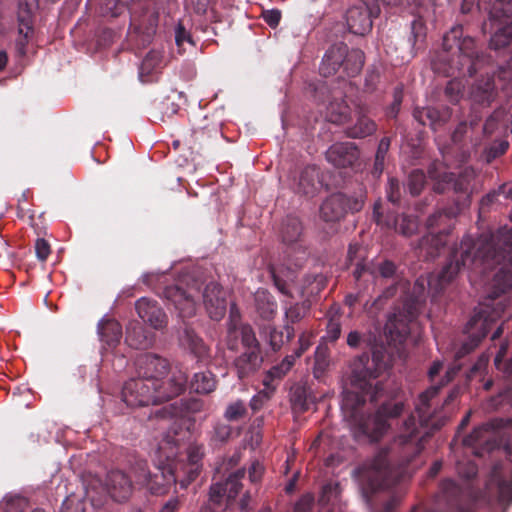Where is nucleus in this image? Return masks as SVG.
<instances>
[{
  "instance_id": "37",
  "label": "nucleus",
  "mask_w": 512,
  "mask_h": 512,
  "mask_svg": "<svg viewBox=\"0 0 512 512\" xmlns=\"http://www.w3.org/2000/svg\"><path fill=\"white\" fill-rule=\"evenodd\" d=\"M290 403L295 412L303 413L309 410L310 405L315 402V397L306 383H295L290 388Z\"/></svg>"
},
{
  "instance_id": "14",
  "label": "nucleus",
  "mask_w": 512,
  "mask_h": 512,
  "mask_svg": "<svg viewBox=\"0 0 512 512\" xmlns=\"http://www.w3.org/2000/svg\"><path fill=\"white\" fill-rule=\"evenodd\" d=\"M366 195L361 190L353 195L334 193L327 197L320 206V217L325 222H339L347 213H356L362 210Z\"/></svg>"
},
{
  "instance_id": "59",
  "label": "nucleus",
  "mask_w": 512,
  "mask_h": 512,
  "mask_svg": "<svg viewBox=\"0 0 512 512\" xmlns=\"http://www.w3.org/2000/svg\"><path fill=\"white\" fill-rule=\"evenodd\" d=\"M339 494V484L329 482L323 485L321 494L319 497V503L321 505H327L332 500H335L338 497Z\"/></svg>"
},
{
  "instance_id": "41",
  "label": "nucleus",
  "mask_w": 512,
  "mask_h": 512,
  "mask_svg": "<svg viewBox=\"0 0 512 512\" xmlns=\"http://www.w3.org/2000/svg\"><path fill=\"white\" fill-rule=\"evenodd\" d=\"M255 306L257 313L264 320L273 319L277 313V303L274 297L265 290L256 292Z\"/></svg>"
},
{
  "instance_id": "26",
  "label": "nucleus",
  "mask_w": 512,
  "mask_h": 512,
  "mask_svg": "<svg viewBox=\"0 0 512 512\" xmlns=\"http://www.w3.org/2000/svg\"><path fill=\"white\" fill-rule=\"evenodd\" d=\"M325 158L335 168H354L359 162L360 151L354 142H336L328 148Z\"/></svg>"
},
{
  "instance_id": "63",
  "label": "nucleus",
  "mask_w": 512,
  "mask_h": 512,
  "mask_svg": "<svg viewBox=\"0 0 512 512\" xmlns=\"http://www.w3.org/2000/svg\"><path fill=\"white\" fill-rule=\"evenodd\" d=\"M315 499L312 493L302 495L294 505V512H310L314 507Z\"/></svg>"
},
{
  "instance_id": "29",
  "label": "nucleus",
  "mask_w": 512,
  "mask_h": 512,
  "mask_svg": "<svg viewBox=\"0 0 512 512\" xmlns=\"http://www.w3.org/2000/svg\"><path fill=\"white\" fill-rule=\"evenodd\" d=\"M451 116L452 111L449 107H416L413 110V118L422 126H429L433 131L441 129Z\"/></svg>"
},
{
  "instance_id": "13",
  "label": "nucleus",
  "mask_w": 512,
  "mask_h": 512,
  "mask_svg": "<svg viewBox=\"0 0 512 512\" xmlns=\"http://www.w3.org/2000/svg\"><path fill=\"white\" fill-rule=\"evenodd\" d=\"M470 485L460 486L453 478L441 480L435 495V508L423 509L414 506L411 512H471L466 508Z\"/></svg>"
},
{
  "instance_id": "52",
  "label": "nucleus",
  "mask_w": 512,
  "mask_h": 512,
  "mask_svg": "<svg viewBox=\"0 0 512 512\" xmlns=\"http://www.w3.org/2000/svg\"><path fill=\"white\" fill-rule=\"evenodd\" d=\"M426 183V176L420 169L412 170L408 176L407 188L409 193L415 197L420 195Z\"/></svg>"
},
{
  "instance_id": "32",
  "label": "nucleus",
  "mask_w": 512,
  "mask_h": 512,
  "mask_svg": "<svg viewBox=\"0 0 512 512\" xmlns=\"http://www.w3.org/2000/svg\"><path fill=\"white\" fill-rule=\"evenodd\" d=\"M320 174V169L316 165L304 167L299 175L297 192L309 197L316 195L322 187Z\"/></svg>"
},
{
  "instance_id": "17",
  "label": "nucleus",
  "mask_w": 512,
  "mask_h": 512,
  "mask_svg": "<svg viewBox=\"0 0 512 512\" xmlns=\"http://www.w3.org/2000/svg\"><path fill=\"white\" fill-rule=\"evenodd\" d=\"M485 495L490 502L507 507L512 503V480L507 479L504 464L495 463L485 486Z\"/></svg>"
},
{
  "instance_id": "31",
  "label": "nucleus",
  "mask_w": 512,
  "mask_h": 512,
  "mask_svg": "<svg viewBox=\"0 0 512 512\" xmlns=\"http://www.w3.org/2000/svg\"><path fill=\"white\" fill-rule=\"evenodd\" d=\"M347 52V45L343 42L332 45L325 53L319 71L324 77H330L342 69Z\"/></svg>"
},
{
  "instance_id": "8",
  "label": "nucleus",
  "mask_w": 512,
  "mask_h": 512,
  "mask_svg": "<svg viewBox=\"0 0 512 512\" xmlns=\"http://www.w3.org/2000/svg\"><path fill=\"white\" fill-rule=\"evenodd\" d=\"M426 280L415 281L411 293L405 295L401 303L395 307L386 324V331L392 340L402 343L411 332V325L417 319L426 299Z\"/></svg>"
},
{
  "instance_id": "46",
  "label": "nucleus",
  "mask_w": 512,
  "mask_h": 512,
  "mask_svg": "<svg viewBox=\"0 0 512 512\" xmlns=\"http://www.w3.org/2000/svg\"><path fill=\"white\" fill-rule=\"evenodd\" d=\"M326 117L334 124H343L350 117V107L344 100H333L327 106Z\"/></svg>"
},
{
  "instance_id": "56",
  "label": "nucleus",
  "mask_w": 512,
  "mask_h": 512,
  "mask_svg": "<svg viewBox=\"0 0 512 512\" xmlns=\"http://www.w3.org/2000/svg\"><path fill=\"white\" fill-rule=\"evenodd\" d=\"M386 197L389 202L394 205H398L402 197V187L400 182L395 177H389L386 186Z\"/></svg>"
},
{
  "instance_id": "61",
  "label": "nucleus",
  "mask_w": 512,
  "mask_h": 512,
  "mask_svg": "<svg viewBox=\"0 0 512 512\" xmlns=\"http://www.w3.org/2000/svg\"><path fill=\"white\" fill-rule=\"evenodd\" d=\"M362 252L363 248L359 243L355 242L349 244L347 251V261L350 263V265H355L356 267L358 262L369 263V261L365 260Z\"/></svg>"
},
{
  "instance_id": "39",
  "label": "nucleus",
  "mask_w": 512,
  "mask_h": 512,
  "mask_svg": "<svg viewBox=\"0 0 512 512\" xmlns=\"http://www.w3.org/2000/svg\"><path fill=\"white\" fill-rule=\"evenodd\" d=\"M310 307V301L305 300L299 303L292 304L285 309L286 324L284 326V329L287 341H290L295 335V330L292 325L304 319L308 315Z\"/></svg>"
},
{
  "instance_id": "35",
  "label": "nucleus",
  "mask_w": 512,
  "mask_h": 512,
  "mask_svg": "<svg viewBox=\"0 0 512 512\" xmlns=\"http://www.w3.org/2000/svg\"><path fill=\"white\" fill-rule=\"evenodd\" d=\"M181 345L187 349L198 361H206L209 358V348L196 332L188 325H185L183 334L180 336Z\"/></svg>"
},
{
  "instance_id": "25",
  "label": "nucleus",
  "mask_w": 512,
  "mask_h": 512,
  "mask_svg": "<svg viewBox=\"0 0 512 512\" xmlns=\"http://www.w3.org/2000/svg\"><path fill=\"white\" fill-rule=\"evenodd\" d=\"M105 483L109 495L116 502L127 501L137 485L135 479L132 480L126 471L119 468L108 471Z\"/></svg>"
},
{
  "instance_id": "3",
  "label": "nucleus",
  "mask_w": 512,
  "mask_h": 512,
  "mask_svg": "<svg viewBox=\"0 0 512 512\" xmlns=\"http://www.w3.org/2000/svg\"><path fill=\"white\" fill-rule=\"evenodd\" d=\"M512 256V234L505 231L483 233L477 239L464 236L453 247L445 264L437 275L427 280L432 297L440 295L459 273L468 267L491 270Z\"/></svg>"
},
{
  "instance_id": "20",
  "label": "nucleus",
  "mask_w": 512,
  "mask_h": 512,
  "mask_svg": "<svg viewBox=\"0 0 512 512\" xmlns=\"http://www.w3.org/2000/svg\"><path fill=\"white\" fill-rule=\"evenodd\" d=\"M382 209L381 200L376 201L373 205L372 218L377 225L388 229H394L397 233L405 237H411L417 232L419 221L416 216L400 214L392 217L384 215Z\"/></svg>"
},
{
  "instance_id": "44",
  "label": "nucleus",
  "mask_w": 512,
  "mask_h": 512,
  "mask_svg": "<svg viewBox=\"0 0 512 512\" xmlns=\"http://www.w3.org/2000/svg\"><path fill=\"white\" fill-rule=\"evenodd\" d=\"M125 340L127 344L134 349H142L149 344L145 329L138 322H131L127 326Z\"/></svg>"
},
{
  "instance_id": "49",
  "label": "nucleus",
  "mask_w": 512,
  "mask_h": 512,
  "mask_svg": "<svg viewBox=\"0 0 512 512\" xmlns=\"http://www.w3.org/2000/svg\"><path fill=\"white\" fill-rule=\"evenodd\" d=\"M327 284V279L322 273L307 274L303 280L302 292L307 295L319 294Z\"/></svg>"
},
{
  "instance_id": "1",
  "label": "nucleus",
  "mask_w": 512,
  "mask_h": 512,
  "mask_svg": "<svg viewBox=\"0 0 512 512\" xmlns=\"http://www.w3.org/2000/svg\"><path fill=\"white\" fill-rule=\"evenodd\" d=\"M444 385L441 382L421 393L415 414H408L390 444L356 469L362 495L371 512H393L402 501L404 490L399 483L409 474L408 464L447 421L435 400Z\"/></svg>"
},
{
  "instance_id": "23",
  "label": "nucleus",
  "mask_w": 512,
  "mask_h": 512,
  "mask_svg": "<svg viewBox=\"0 0 512 512\" xmlns=\"http://www.w3.org/2000/svg\"><path fill=\"white\" fill-rule=\"evenodd\" d=\"M203 455L202 446L190 445L187 449L186 462L170 460L178 473L182 476V478H180L181 489H186L199 476L202 469L201 460Z\"/></svg>"
},
{
  "instance_id": "28",
  "label": "nucleus",
  "mask_w": 512,
  "mask_h": 512,
  "mask_svg": "<svg viewBox=\"0 0 512 512\" xmlns=\"http://www.w3.org/2000/svg\"><path fill=\"white\" fill-rule=\"evenodd\" d=\"M135 309L143 322L148 323L154 329L166 327L167 315L157 301L142 297L136 301Z\"/></svg>"
},
{
  "instance_id": "7",
  "label": "nucleus",
  "mask_w": 512,
  "mask_h": 512,
  "mask_svg": "<svg viewBox=\"0 0 512 512\" xmlns=\"http://www.w3.org/2000/svg\"><path fill=\"white\" fill-rule=\"evenodd\" d=\"M500 312L492 310L488 304H480L472 317L467 322L464 333L468 335L465 341L455 352L454 362L446 372L445 383L450 382L454 376L461 370V360L470 354L484 339L490 331L492 325L496 322Z\"/></svg>"
},
{
  "instance_id": "62",
  "label": "nucleus",
  "mask_w": 512,
  "mask_h": 512,
  "mask_svg": "<svg viewBox=\"0 0 512 512\" xmlns=\"http://www.w3.org/2000/svg\"><path fill=\"white\" fill-rule=\"evenodd\" d=\"M175 42L179 50L182 49L184 43L195 45L190 32L186 30L181 21H179L175 27Z\"/></svg>"
},
{
  "instance_id": "45",
  "label": "nucleus",
  "mask_w": 512,
  "mask_h": 512,
  "mask_svg": "<svg viewBox=\"0 0 512 512\" xmlns=\"http://www.w3.org/2000/svg\"><path fill=\"white\" fill-rule=\"evenodd\" d=\"M295 362L293 355L286 356L279 364L272 366L266 373L263 384L271 387L275 380H281L292 368Z\"/></svg>"
},
{
  "instance_id": "10",
  "label": "nucleus",
  "mask_w": 512,
  "mask_h": 512,
  "mask_svg": "<svg viewBox=\"0 0 512 512\" xmlns=\"http://www.w3.org/2000/svg\"><path fill=\"white\" fill-rule=\"evenodd\" d=\"M428 176L434 182L433 190L436 193H444L450 187H453L455 193L459 194L455 200V205L449 208L459 209L460 212L470 205L472 181L474 179L473 170L467 169L455 178V175L448 171L444 163L435 160L428 166Z\"/></svg>"
},
{
  "instance_id": "5",
  "label": "nucleus",
  "mask_w": 512,
  "mask_h": 512,
  "mask_svg": "<svg viewBox=\"0 0 512 512\" xmlns=\"http://www.w3.org/2000/svg\"><path fill=\"white\" fill-rule=\"evenodd\" d=\"M174 285H168L163 289V297L170 302L183 319L191 318L196 313V295L201 293L203 305L212 320H221L227 308L226 293L220 284L210 281L204 287L199 280L188 279Z\"/></svg>"
},
{
  "instance_id": "38",
  "label": "nucleus",
  "mask_w": 512,
  "mask_h": 512,
  "mask_svg": "<svg viewBox=\"0 0 512 512\" xmlns=\"http://www.w3.org/2000/svg\"><path fill=\"white\" fill-rule=\"evenodd\" d=\"M377 130V124L373 119L367 116L366 112L361 108L357 112L356 122L348 126L345 134L348 138L362 139L374 134Z\"/></svg>"
},
{
  "instance_id": "4",
  "label": "nucleus",
  "mask_w": 512,
  "mask_h": 512,
  "mask_svg": "<svg viewBox=\"0 0 512 512\" xmlns=\"http://www.w3.org/2000/svg\"><path fill=\"white\" fill-rule=\"evenodd\" d=\"M490 61V57L477 49L475 39L465 35L463 26H453L443 36L442 49L431 59L432 70L446 77H454L448 81L444 95L452 104H456L463 96L464 85L457 76H474Z\"/></svg>"
},
{
  "instance_id": "48",
  "label": "nucleus",
  "mask_w": 512,
  "mask_h": 512,
  "mask_svg": "<svg viewBox=\"0 0 512 512\" xmlns=\"http://www.w3.org/2000/svg\"><path fill=\"white\" fill-rule=\"evenodd\" d=\"M491 427L488 424H483L473 429V431L464 437L463 445L466 447H476L483 443L490 442Z\"/></svg>"
},
{
  "instance_id": "27",
  "label": "nucleus",
  "mask_w": 512,
  "mask_h": 512,
  "mask_svg": "<svg viewBox=\"0 0 512 512\" xmlns=\"http://www.w3.org/2000/svg\"><path fill=\"white\" fill-rule=\"evenodd\" d=\"M481 116L471 114L467 120L461 121L451 135L453 144L463 147L466 144L476 146L480 143Z\"/></svg>"
},
{
  "instance_id": "53",
  "label": "nucleus",
  "mask_w": 512,
  "mask_h": 512,
  "mask_svg": "<svg viewBox=\"0 0 512 512\" xmlns=\"http://www.w3.org/2000/svg\"><path fill=\"white\" fill-rule=\"evenodd\" d=\"M240 336L244 350L261 351L259 341L257 340L255 332L250 325H241Z\"/></svg>"
},
{
  "instance_id": "64",
  "label": "nucleus",
  "mask_w": 512,
  "mask_h": 512,
  "mask_svg": "<svg viewBox=\"0 0 512 512\" xmlns=\"http://www.w3.org/2000/svg\"><path fill=\"white\" fill-rule=\"evenodd\" d=\"M61 512H85L84 502L75 497H67L62 503Z\"/></svg>"
},
{
  "instance_id": "50",
  "label": "nucleus",
  "mask_w": 512,
  "mask_h": 512,
  "mask_svg": "<svg viewBox=\"0 0 512 512\" xmlns=\"http://www.w3.org/2000/svg\"><path fill=\"white\" fill-rule=\"evenodd\" d=\"M455 469L458 476L464 481V484L475 479L478 474L477 465L467 458L457 460Z\"/></svg>"
},
{
  "instance_id": "58",
  "label": "nucleus",
  "mask_w": 512,
  "mask_h": 512,
  "mask_svg": "<svg viewBox=\"0 0 512 512\" xmlns=\"http://www.w3.org/2000/svg\"><path fill=\"white\" fill-rule=\"evenodd\" d=\"M509 143L505 140L502 141H496L492 143L486 150H485V158L488 163H491L496 158L502 156L506 153L508 150Z\"/></svg>"
},
{
  "instance_id": "18",
  "label": "nucleus",
  "mask_w": 512,
  "mask_h": 512,
  "mask_svg": "<svg viewBox=\"0 0 512 512\" xmlns=\"http://www.w3.org/2000/svg\"><path fill=\"white\" fill-rule=\"evenodd\" d=\"M366 364L362 367L355 366L353 368V376L361 387L367 386V380H375L379 375L392 366V357L383 346L375 347L372 352L371 362L367 357Z\"/></svg>"
},
{
  "instance_id": "6",
  "label": "nucleus",
  "mask_w": 512,
  "mask_h": 512,
  "mask_svg": "<svg viewBox=\"0 0 512 512\" xmlns=\"http://www.w3.org/2000/svg\"><path fill=\"white\" fill-rule=\"evenodd\" d=\"M188 377L185 372L178 370L169 378L168 387L157 386L140 377L126 381L122 388V400L129 407L158 405L179 396L186 389Z\"/></svg>"
},
{
  "instance_id": "15",
  "label": "nucleus",
  "mask_w": 512,
  "mask_h": 512,
  "mask_svg": "<svg viewBox=\"0 0 512 512\" xmlns=\"http://www.w3.org/2000/svg\"><path fill=\"white\" fill-rule=\"evenodd\" d=\"M280 236L288 249L296 254L295 258H292L291 253L288 252V263L295 268L301 267L307 253L303 244V227L300 220L295 216H287L282 221Z\"/></svg>"
},
{
  "instance_id": "12",
  "label": "nucleus",
  "mask_w": 512,
  "mask_h": 512,
  "mask_svg": "<svg viewBox=\"0 0 512 512\" xmlns=\"http://www.w3.org/2000/svg\"><path fill=\"white\" fill-rule=\"evenodd\" d=\"M489 22L483 25L484 32L489 31V46L495 51L504 49L512 41V0H495L489 9Z\"/></svg>"
},
{
  "instance_id": "19",
  "label": "nucleus",
  "mask_w": 512,
  "mask_h": 512,
  "mask_svg": "<svg viewBox=\"0 0 512 512\" xmlns=\"http://www.w3.org/2000/svg\"><path fill=\"white\" fill-rule=\"evenodd\" d=\"M137 376L157 386L168 387L169 379H163L169 372V363L166 359L146 353L138 357L136 361Z\"/></svg>"
},
{
  "instance_id": "60",
  "label": "nucleus",
  "mask_w": 512,
  "mask_h": 512,
  "mask_svg": "<svg viewBox=\"0 0 512 512\" xmlns=\"http://www.w3.org/2000/svg\"><path fill=\"white\" fill-rule=\"evenodd\" d=\"M266 330L268 332V341L273 351H278L283 346L286 340V336H284L283 331L278 330L275 327L267 326Z\"/></svg>"
},
{
  "instance_id": "43",
  "label": "nucleus",
  "mask_w": 512,
  "mask_h": 512,
  "mask_svg": "<svg viewBox=\"0 0 512 512\" xmlns=\"http://www.w3.org/2000/svg\"><path fill=\"white\" fill-rule=\"evenodd\" d=\"M364 53L359 49L349 50L345 55V60L342 65V72L347 77H355L360 73L364 65Z\"/></svg>"
},
{
  "instance_id": "47",
  "label": "nucleus",
  "mask_w": 512,
  "mask_h": 512,
  "mask_svg": "<svg viewBox=\"0 0 512 512\" xmlns=\"http://www.w3.org/2000/svg\"><path fill=\"white\" fill-rule=\"evenodd\" d=\"M233 432L234 429L230 424L220 420L216 421L210 432V442L213 445L225 444L231 439Z\"/></svg>"
},
{
  "instance_id": "2",
  "label": "nucleus",
  "mask_w": 512,
  "mask_h": 512,
  "mask_svg": "<svg viewBox=\"0 0 512 512\" xmlns=\"http://www.w3.org/2000/svg\"><path fill=\"white\" fill-rule=\"evenodd\" d=\"M352 382L360 392L346 391L342 410L355 426L358 433L369 441H379L391 428L392 421L409 412V403L404 390L389 382L375 384L367 380L361 387L352 375Z\"/></svg>"
},
{
  "instance_id": "36",
  "label": "nucleus",
  "mask_w": 512,
  "mask_h": 512,
  "mask_svg": "<svg viewBox=\"0 0 512 512\" xmlns=\"http://www.w3.org/2000/svg\"><path fill=\"white\" fill-rule=\"evenodd\" d=\"M98 335L105 349H114L122 338V326L115 319H102L98 323Z\"/></svg>"
},
{
  "instance_id": "30",
  "label": "nucleus",
  "mask_w": 512,
  "mask_h": 512,
  "mask_svg": "<svg viewBox=\"0 0 512 512\" xmlns=\"http://www.w3.org/2000/svg\"><path fill=\"white\" fill-rule=\"evenodd\" d=\"M426 37L427 27L425 21L421 17L415 18L411 22V31L408 38L410 48L406 54L401 56V61L410 62L419 52L423 51L426 47Z\"/></svg>"
},
{
  "instance_id": "55",
  "label": "nucleus",
  "mask_w": 512,
  "mask_h": 512,
  "mask_svg": "<svg viewBox=\"0 0 512 512\" xmlns=\"http://www.w3.org/2000/svg\"><path fill=\"white\" fill-rule=\"evenodd\" d=\"M365 264L369 266L371 265L375 269L376 279L378 278V276L384 279H393L396 275L397 266L391 260H384L379 263H374L373 261H370L369 263Z\"/></svg>"
},
{
  "instance_id": "16",
  "label": "nucleus",
  "mask_w": 512,
  "mask_h": 512,
  "mask_svg": "<svg viewBox=\"0 0 512 512\" xmlns=\"http://www.w3.org/2000/svg\"><path fill=\"white\" fill-rule=\"evenodd\" d=\"M38 7L39 0H22L18 4V37L15 42V48L20 56L26 55L27 46L34 37V19Z\"/></svg>"
},
{
  "instance_id": "57",
  "label": "nucleus",
  "mask_w": 512,
  "mask_h": 512,
  "mask_svg": "<svg viewBox=\"0 0 512 512\" xmlns=\"http://www.w3.org/2000/svg\"><path fill=\"white\" fill-rule=\"evenodd\" d=\"M495 0H463L461 3V12L463 14L470 13L473 7L481 12L484 11L489 15V9L493 6Z\"/></svg>"
},
{
  "instance_id": "34",
  "label": "nucleus",
  "mask_w": 512,
  "mask_h": 512,
  "mask_svg": "<svg viewBox=\"0 0 512 512\" xmlns=\"http://www.w3.org/2000/svg\"><path fill=\"white\" fill-rule=\"evenodd\" d=\"M263 362L261 351L244 350L235 360L234 366L239 379H245L259 370Z\"/></svg>"
},
{
  "instance_id": "24",
  "label": "nucleus",
  "mask_w": 512,
  "mask_h": 512,
  "mask_svg": "<svg viewBox=\"0 0 512 512\" xmlns=\"http://www.w3.org/2000/svg\"><path fill=\"white\" fill-rule=\"evenodd\" d=\"M356 293H349L345 296L344 303L349 308H354L361 297L368 293L376 284L375 269L370 265L358 262L352 271Z\"/></svg>"
},
{
  "instance_id": "33",
  "label": "nucleus",
  "mask_w": 512,
  "mask_h": 512,
  "mask_svg": "<svg viewBox=\"0 0 512 512\" xmlns=\"http://www.w3.org/2000/svg\"><path fill=\"white\" fill-rule=\"evenodd\" d=\"M494 77L487 76L477 80L471 87L470 97L475 104L489 106L496 97Z\"/></svg>"
},
{
  "instance_id": "22",
  "label": "nucleus",
  "mask_w": 512,
  "mask_h": 512,
  "mask_svg": "<svg viewBox=\"0 0 512 512\" xmlns=\"http://www.w3.org/2000/svg\"><path fill=\"white\" fill-rule=\"evenodd\" d=\"M245 474V469H238L229 474L225 480L212 483L209 490V501L216 506H221L223 503H229L235 499L242 489L241 480Z\"/></svg>"
},
{
  "instance_id": "11",
  "label": "nucleus",
  "mask_w": 512,
  "mask_h": 512,
  "mask_svg": "<svg viewBox=\"0 0 512 512\" xmlns=\"http://www.w3.org/2000/svg\"><path fill=\"white\" fill-rule=\"evenodd\" d=\"M458 214L459 209L445 208L428 217V232L418 242V248L425 252L427 258L436 257L440 249L446 245Z\"/></svg>"
},
{
  "instance_id": "51",
  "label": "nucleus",
  "mask_w": 512,
  "mask_h": 512,
  "mask_svg": "<svg viewBox=\"0 0 512 512\" xmlns=\"http://www.w3.org/2000/svg\"><path fill=\"white\" fill-rule=\"evenodd\" d=\"M330 365L329 350L327 347H317L315 351V361L313 374L316 378H321Z\"/></svg>"
},
{
  "instance_id": "42",
  "label": "nucleus",
  "mask_w": 512,
  "mask_h": 512,
  "mask_svg": "<svg viewBox=\"0 0 512 512\" xmlns=\"http://www.w3.org/2000/svg\"><path fill=\"white\" fill-rule=\"evenodd\" d=\"M217 381L210 371L195 373L190 381V390L197 394H209L216 389Z\"/></svg>"
},
{
  "instance_id": "40",
  "label": "nucleus",
  "mask_w": 512,
  "mask_h": 512,
  "mask_svg": "<svg viewBox=\"0 0 512 512\" xmlns=\"http://www.w3.org/2000/svg\"><path fill=\"white\" fill-rule=\"evenodd\" d=\"M270 273L275 287L285 296L292 297L291 284L296 279V270L292 267L271 266Z\"/></svg>"
},
{
  "instance_id": "9",
  "label": "nucleus",
  "mask_w": 512,
  "mask_h": 512,
  "mask_svg": "<svg viewBox=\"0 0 512 512\" xmlns=\"http://www.w3.org/2000/svg\"><path fill=\"white\" fill-rule=\"evenodd\" d=\"M167 460L165 465L156 468L157 472L152 473L148 468L147 460L134 456L129 460L128 470L135 478L137 485L147 488L154 495H164L169 492L172 485H180V478H182L169 456Z\"/></svg>"
},
{
  "instance_id": "21",
  "label": "nucleus",
  "mask_w": 512,
  "mask_h": 512,
  "mask_svg": "<svg viewBox=\"0 0 512 512\" xmlns=\"http://www.w3.org/2000/svg\"><path fill=\"white\" fill-rule=\"evenodd\" d=\"M378 4L361 3L351 6L346 12V24L355 35L364 36L372 29V18L379 14Z\"/></svg>"
},
{
  "instance_id": "54",
  "label": "nucleus",
  "mask_w": 512,
  "mask_h": 512,
  "mask_svg": "<svg viewBox=\"0 0 512 512\" xmlns=\"http://www.w3.org/2000/svg\"><path fill=\"white\" fill-rule=\"evenodd\" d=\"M248 410L242 400L228 404L224 411V418L229 422L239 421L247 416Z\"/></svg>"
}]
</instances>
